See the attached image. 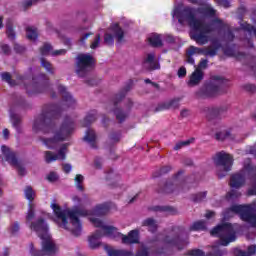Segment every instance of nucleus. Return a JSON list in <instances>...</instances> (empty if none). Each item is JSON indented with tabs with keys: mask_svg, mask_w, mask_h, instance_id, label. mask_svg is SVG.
<instances>
[{
	"mask_svg": "<svg viewBox=\"0 0 256 256\" xmlns=\"http://www.w3.org/2000/svg\"><path fill=\"white\" fill-rule=\"evenodd\" d=\"M72 201L76 207L72 210H63L56 200H52L50 203V209H52L54 216L46 214L48 219L54 221V223L59 227H62V229L70 231V233L75 235V237H79V235H81V231H83V226L81 225L79 217H88L90 223H92L94 227H98L100 229L89 237V247L91 249L99 248L101 246V241H99V239H101L103 235L107 237L105 229H103V225H109L108 223L103 222L99 217H102V215L107 213V207H105V205H98L92 211L88 212L86 210H81V207H85V205H88L89 203V198L87 196H74Z\"/></svg>",
	"mask_w": 256,
	"mask_h": 256,
	"instance_id": "1",
	"label": "nucleus"
},
{
	"mask_svg": "<svg viewBox=\"0 0 256 256\" xmlns=\"http://www.w3.org/2000/svg\"><path fill=\"white\" fill-rule=\"evenodd\" d=\"M215 11L211 4H204L200 9L193 10L191 8L182 9L177 7L172 12L173 19H178L180 25H189L191 28L190 35L199 45H205L209 41V33L213 31V27H219L221 20L216 19L209 26L205 25L200 19L205 17H213Z\"/></svg>",
	"mask_w": 256,
	"mask_h": 256,
	"instance_id": "2",
	"label": "nucleus"
},
{
	"mask_svg": "<svg viewBox=\"0 0 256 256\" xmlns=\"http://www.w3.org/2000/svg\"><path fill=\"white\" fill-rule=\"evenodd\" d=\"M73 129H75L73 122L66 121L60 130L55 132L53 125L49 124V120L44 116H40L33 123L34 133H39V131H43V133H54V138L42 139V143L45 145V147H47V149H55V147H57L61 141H65L67 137L73 133Z\"/></svg>",
	"mask_w": 256,
	"mask_h": 256,
	"instance_id": "3",
	"label": "nucleus"
},
{
	"mask_svg": "<svg viewBox=\"0 0 256 256\" xmlns=\"http://www.w3.org/2000/svg\"><path fill=\"white\" fill-rule=\"evenodd\" d=\"M30 229L35 231L37 235L42 240V250H37L33 244L29 245V251L31 256H45L53 255L56 253L57 246L53 239H51V234H49V227L43 221L34 222L30 225Z\"/></svg>",
	"mask_w": 256,
	"mask_h": 256,
	"instance_id": "4",
	"label": "nucleus"
},
{
	"mask_svg": "<svg viewBox=\"0 0 256 256\" xmlns=\"http://www.w3.org/2000/svg\"><path fill=\"white\" fill-rule=\"evenodd\" d=\"M235 214L239 215L242 221H247L252 227H256L255 207L235 205L226 212L224 217L225 219H229V217H233Z\"/></svg>",
	"mask_w": 256,
	"mask_h": 256,
	"instance_id": "5",
	"label": "nucleus"
},
{
	"mask_svg": "<svg viewBox=\"0 0 256 256\" xmlns=\"http://www.w3.org/2000/svg\"><path fill=\"white\" fill-rule=\"evenodd\" d=\"M211 235L220 238V245L227 247L229 243H233L237 237L235 236V227L229 223H224L216 226L211 230Z\"/></svg>",
	"mask_w": 256,
	"mask_h": 256,
	"instance_id": "6",
	"label": "nucleus"
},
{
	"mask_svg": "<svg viewBox=\"0 0 256 256\" xmlns=\"http://www.w3.org/2000/svg\"><path fill=\"white\" fill-rule=\"evenodd\" d=\"M102 227L105 231V235L110 239H121L122 243L125 244L139 243V230H132L125 236L119 233V230L115 226L103 225Z\"/></svg>",
	"mask_w": 256,
	"mask_h": 256,
	"instance_id": "7",
	"label": "nucleus"
},
{
	"mask_svg": "<svg viewBox=\"0 0 256 256\" xmlns=\"http://www.w3.org/2000/svg\"><path fill=\"white\" fill-rule=\"evenodd\" d=\"M255 171L256 167L251 166V160H245L242 171L238 174H234L231 177L230 187H232V189H239V187H243V185L245 184V178L253 175Z\"/></svg>",
	"mask_w": 256,
	"mask_h": 256,
	"instance_id": "8",
	"label": "nucleus"
},
{
	"mask_svg": "<svg viewBox=\"0 0 256 256\" xmlns=\"http://www.w3.org/2000/svg\"><path fill=\"white\" fill-rule=\"evenodd\" d=\"M24 197L25 199H27V201H29L28 211L26 214V223H28L30 227L31 225H33V223H37L39 221H42V223H45L43 219H38L33 222V220L35 219V204L33 203V201H35V197H37V194L35 193V190H33L31 186H27L24 189Z\"/></svg>",
	"mask_w": 256,
	"mask_h": 256,
	"instance_id": "9",
	"label": "nucleus"
},
{
	"mask_svg": "<svg viewBox=\"0 0 256 256\" xmlns=\"http://www.w3.org/2000/svg\"><path fill=\"white\" fill-rule=\"evenodd\" d=\"M95 65V59L89 54H80L77 57L76 73L79 77H85L88 71Z\"/></svg>",
	"mask_w": 256,
	"mask_h": 256,
	"instance_id": "10",
	"label": "nucleus"
},
{
	"mask_svg": "<svg viewBox=\"0 0 256 256\" xmlns=\"http://www.w3.org/2000/svg\"><path fill=\"white\" fill-rule=\"evenodd\" d=\"M123 37H125L123 29L119 27V24H113L104 36V43H106V45H113L115 41L117 43H121V41H123Z\"/></svg>",
	"mask_w": 256,
	"mask_h": 256,
	"instance_id": "11",
	"label": "nucleus"
},
{
	"mask_svg": "<svg viewBox=\"0 0 256 256\" xmlns=\"http://www.w3.org/2000/svg\"><path fill=\"white\" fill-rule=\"evenodd\" d=\"M223 83H225V80L222 77L215 76L211 79L209 84H207V87L200 88L195 93V95L196 97H198V99H203L205 97H213V94L211 93L213 87H221Z\"/></svg>",
	"mask_w": 256,
	"mask_h": 256,
	"instance_id": "12",
	"label": "nucleus"
},
{
	"mask_svg": "<svg viewBox=\"0 0 256 256\" xmlns=\"http://www.w3.org/2000/svg\"><path fill=\"white\" fill-rule=\"evenodd\" d=\"M2 151V161H7L10 165L13 167H16L19 175H25V168L23 166H20L19 163H17V158L15 157V153L9 149L7 146L1 147Z\"/></svg>",
	"mask_w": 256,
	"mask_h": 256,
	"instance_id": "13",
	"label": "nucleus"
},
{
	"mask_svg": "<svg viewBox=\"0 0 256 256\" xmlns=\"http://www.w3.org/2000/svg\"><path fill=\"white\" fill-rule=\"evenodd\" d=\"M213 161L215 165L218 167H222L224 171H231V167H233V156L227 152H219L217 153Z\"/></svg>",
	"mask_w": 256,
	"mask_h": 256,
	"instance_id": "14",
	"label": "nucleus"
},
{
	"mask_svg": "<svg viewBox=\"0 0 256 256\" xmlns=\"http://www.w3.org/2000/svg\"><path fill=\"white\" fill-rule=\"evenodd\" d=\"M67 147H68V144H63L60 147L57 154H55L51 151H46L45 152L46 163H53V161H64V159L67 155Z\"/></svg>",
	"mask_w": 256,
	"mask_h": 256,
	"instance_id": "15",
	"label": "nucleus"
},
{
	"mask_svg": "<svg viewBox=\"0 0 256 256\" xmlns=\"http://www.w3.org/2000/svg\"><path fill=\"white\" fill-rule=\"evenodd\" d=\"M143 67H145V69H150V70H155L160 68L159 62L157 61V58H155L154 53H148L144 57Z\"/></svg>",
	"mask_w": 256,
	"mask_h": 256,
	"instance_id": "16",
	"label": "nucleus"
},
{
	"mask_svg": "<svg viewBox=\"0 0 256 256\" xmlns=\"http://www.w3.org/2000/svg\"><path fill=\"white\" fill-rule=\"evenodd\" d=\"M203 81V71L196 69L189 77V80L187 82L188 87H196V85H199Z\"/></svg>",
	"mask_w": 256,
	"mask_h": 256,
	"instance_id": "17",
	"label": "nucleus"
},
{
	"mask_svg": "<svg viewBox=\"0 0 256 256\" xmlns=\"http://www.w3.org/2000/svg\"><path fill=\"white\" fill-rule=\"evenodd\" d=\"M58 91L62 95L65 105L68 107H73L75 105V99H73V96L67 92L65 86L58 85Z\"/></svg>",
	"mask_w": 256,
	"mask_h": 256,
	"instance_id": "18",
	"label": "nucleus"
},
{
	"mask_svg": "<svg viewBox=\"0 0 256 256\" xmlns=\"http://www.w3.org/2000/svg\"><path fill=\"white\" fill-rule=\"evenodd\" d=\"M40 52L42 55L59 56V55H65V53H67V50L60 49V50L53 51V48L50 46V44H44L40 49Z\"/></svg>",
	"mask_w": 256,
	"mask_h": 256,
	"instance_id": "19",
	"label": "nucleus"
},
{
	"mask_svg": "<svg viewBox=\"0 0 256 256\" xmlns=\"http://www.w3.org/2000/svg\"><path fill=\"white\" fill-rule=\"evenodd\" d=\"M177 243H179V238H177L176 236H173V235H169L163 240V245H164V247H166V249L175 247L177 245Z\"/></svg>",
	"mask_w": 256,
	"mask_h": 256,
	"instance_id": "20",
	"label": "nucleus"
},
{
	"mask_svg": "<svg viewBox=\"0 0 256 256\" xmlns=\"http://www.w3.org/2000/svg\"><path fill=\"white\" fill-rule=\"evenodd\" d=\"M148 41L153 45V47H161L163 45V39H161V35L159 34H152L148 38Z\"/></svg>",
	"mask_w": 256,
	"mask_h": 256,
	"instance_id": "21",
	"label": "nucleus"
},
{
	"mask_svg": "<svg viewBox=\"0 0 256 256\" xmlns=\"http://www.w3.org/2000/svg\"><path fill=\"white\" fill-rule=\"evenodd\" d=\"M179 107V100H170L161 104L160 109H177Z\"/></svg>",
	"mask_w": 256,
	"mask_h": 256,
	"instance_id": "22",
	"label": "nucleus"
},
{
	"mask_svg": "<svg viewBox=\"0 0 256 256\" xmlns=\"http://www.w3.org/2000/svg\"><path fill=\"white\" fill-rule=\"evenodd\" d=\"M143 226L148 227L149 231L154 233V231H157V222L151 218H148L143 221Z\"/></svg>",
	"mask_w": 256,
	"mask_h": 256,
	"instance_id": "23",
	"label": "nucleus"
},
{
	"mask_svg": "<svg viewBox=\"0 0 256 256\" xmlns=\"http://www.w3.org/2000/svg\"><path fill=\"white\" fill-rule=\"evenodd\" d=\"M26 36L30 41H35L38 37L37 29L35 27H27Z\"/></svg>",
	"mask_w": 256,
	"mask_h": 256,
	"instance_id": "24",
	"label": "nucleus"
},
{
	"mask_svg": "<svg viewBox=\"0 0 256 256\" xmlns=\"http://www.w3.org/2000/svg\"><path fill=\"white\" fill-rule=\"evenodd\" d=\"M255 253H256V245H251L248 247L247 252L237 250L236 256H251V255H255Z\"/></svg>",
	"mask_w": 256,
	"mask_h": 256,
	"instance_id": "25",
	"label": "nucleus"
},
{
	"mask_svg": "<svg viewBox=\"0 0 256 256\" xmlns=\"http://www.w3.org/2000/svg\"><path fill=\"white\" fill-rule=\"evenodd\" d=\"M96 139H97V136L95 135V131L87 130L84 136V141H86V143H89L90 145H93Z\"/></svg>",
	"mask_w": 256,
	"mask_h": 256,
	"instance_id": "26",
	"label": "nucleus"
},
{
	"mask_svg": "<svg viewBox=\"0 0 256 256\" xmlns=\"http://www.w3.org/2000/svg\"><path fill=\"white\" fill-rule=\"evenodd\" d=\"M205 229H207L205 221L194 222L191 226V231H205Z\"/></svg>",
	"mask_w": 256,
	"mask_h": 256,
	"instance_id": "27",
	"label": "nucleus"
},
{
	"mask_svg": "<svg viewBox=\"0 0 256 256\" xmlns=\"http://www.w3.org/2000/svg\"><path fill=\"white\" fill-rule=\"evenodd\" d=\"M83 181H85V177L81 174H78L74 178V183L78 191H83Z\"/></svg>",
	"mask_w": 256,
	"mask_h": 256,
	"instance_id": "28",
	"label": "nucleus"
},
{
	"mask_svg": "<svg viewBox=\"0 0 256 256\" xmlns=\"http://www.w3.org/2000/svg\"><path fill=\"white\" fill-rule=\"evenodd\" d=\"M241 29H243V31H247V33H249V35H254V37H256V28L244 23L241 25Z\"/></svg>",
	"mask_w": 256,
	"mask_h": 256,
	"instance_id": "29",
	"label": "nucleus"
},
{
	"mask_svg": "<svg viewBox=\"0 0 256 256\" xmlns=\"http://www.w3.org/2000/svg\"><path fill=\"white\" fill-rule=\"evenodd\" d=\"M192 141L193 140H186V141L178 142L174 147L175 151H179V149H182V147H187V145H190Z\"/></svg>",
	"mask_w": 256,
	"mask_h": 256,
	"instance_id": "30",
	"label": "nucleus"
},
{
	"mask_svg": "<svg viewBox=\"0 0 256 256\" xmlns=\"http://www.w3.org/2000/svg\"><path fill=\"white\" fill-rule=\"evenodd\" d=\"M108 255L109 256H127V253L121 250H109Z\"/></svg>",
	"mask_w": 256,
	"mask_h": 256,
	"instance_id": "31",
	"label": "nucleus"
},
{
	"mask_svg": "<svg viewBox=\"0 0 256 256\" xmlns=\"http://www.w3.org/2000/svg\"><path fill=\"white\" fill-rule=\"evenodd\" d=\"M47 180L50 181V183H55V181L59 180V175H57L55 172H50L47 175Z\"/></svg>",
	"mask_w": 256,
	"mask_h": 256,
	"instance_id": "32",
	"label": "nucleus"
},
{
	"mask_svg": "<svg viewBox=\"0 0 256 256\" xmlns=\"http://www.w3.org/2000/svg\"><path fill=\"white\" fill-rule=\"evenodd\" d=\"M99 43H101V36L97 35L91 43L90 49H97V47H99Z\"/></svg>",
	"mask_w": 256,
	"mask_h": 256,
	"instance_id": "33",
	"label": "nucleus"
},
{
	"mask_svg": "<svg viewBox=\"0 0 256 256\" xmlns=\"http://www.w3.org/2000/svg\"><path fill=\"white\" fill-rule=\"evenodd\" d=\"M198 53H201V49L194 46H191L187 51V55L190 56L197 55Z\"/></svg>",
	"mask_w": 256,
	"mask_h": 256,
	"instance_id": "34",
	"label": "nucleus"
},
{
	"mask_svg": "<svg viewBox=\"0 0 256 256\" xmlns=\"http://www.w3.org/2000/svg\"><path fill=\"white\" fill-rule=\"evenodd\" d=\"M19 223H14L10 226V233L12 235H17V233H19Z\"/></svg>",
	"mask_w": 256,
	"mask_h": 256,
	"instance_id": "35",
	"label": "nucleus"
},
{
	"mask_svg": "<svg viewBox=\"0 0 256 256\" xmlns=\"http://www.w3.org/2000/svg\"><path fill=\"white\" fill-rule=\"evenodd\" d=\"M1 77L3 81H6V83H9V85H13V83H11V75L9 73H2Z\"/></svg>",
	"mask_w": 256,
	"mask_h": 256,
	"instance_id": "36",
	"label": "nucleus"
},
{
	"mask_svg": "<svg viewBox=\"0 0 256 256\" xmlns=\"http://www.w3.org/2000/svg\"><path fill=\"white\" fill-rule=\"evenodd\" d=\"M205 197H207V193L200 192V193L195 195L194 201H203V199H205Z\"/></svg>",
	"mask_w": 256,
	"mask_h": 256,
	"instance_id": "37",
	"label": "nucleus"
},
{
	"mask_svg": "<svg viewBox=\"0 0 256 256\" xmlns=\"http://www.w3.org/2000/svg\"><path fill=\"white\" fill-rule=\"evenodd\" d=\"M115 114H116V118L118 119V121H124V119L127 117V115H125V113H123L119 110H116Z\"/></svg>",
	"mask_w": 256,
	"mask_h": 256,
	"instance_id": "38",
	"label": "nucleus"
},
{
	"mask_svg": "<svg viewBox=\"0 0 256 256\" xmlns=\"http://www.w3.org/2000/svg\"><path fill=\"white\" fill-rule=\"evenodd\" d=\"M11 123H12L13 127H15L17 129L19 127V123H21V120L18 117L13 116L11 118Z\"/></svg>",
	"mask_w": 256,
	"mask_h": 256,
	"instance_id": "39",
	"label": "nucleus"
},
{
	"mask_svg": "<svg viewBox=\"0 0 256 256\" xmlns=\"http://www.w3.org/2000/svg\"><path fill=\"white\" fill-rule=\"evenodd\" d=\"M221 252L219 251V246L212 247V253L209 256H221Z\"/></svg>",
	"mask_w": 256,
	"mask_h": 256,
	"instance_id": "40",
	"label": "nucleus"
},
{
	"mask_svg": "<svg viewBox=\"0 0 256 256\" xmlns=\"http://www.w3.org/2000/svg\"><path fill=\"white\" fill-rule=\"evenodd\" d=\"M178 77L183 78L187 75V69L185 67H180L177 73Z\"/></svg>",
	"mask_w": 256,
	"mask_h": 256,
	"instance_id": "41",
	"label": "nucleus"
},
{
	"mask_svg": "<svg viewBox=\"0 0 256 256\" xmlns=\"http://www.w3.org/2000/svg\"><path fill=\"white\" fill-rule=\"evenodd\" d=\"M41 65L46 69V71H51V63L47 62V60L42 59Z\"/></svg>",
	"mask_w": 256,
	"mask_h": 256,
	"instance_id": "42",
	"label": "nucleus"
},
{
	"mask_svg": "<svg viewBox=\"0 0 256 256\" xmlns=\"http://www.w3.org/2000/svg\"><path fill=\"white\" fill-rule=\"evenodd\" d=\"M217 3H219L221 5V7H230L231 3L229 2V0H216Z\"/></svg>",
	"mask_w": 256,
	"mask_h": 256,
	"instance_id": "43",
	"label": "nucleus"
},
{
	"mask_svg": "<svg viewBox=\"0 0 256 256\" xmlns=\"http://www.w3.org/2000/svg\"><path fill=\"white\" fill-rule=\"evenodd\" d=\"M164 41H166V43H174L175 38L171 34H168L164 36Z\"/></svg>",
	"mask_w": 256,
	"mask_h": 256,
	"instance_id": "44",
	"label": "nucleus"
},
{
	"mask_svg": "<svg viewBox=\"0 0 256 256\" xmlns=\"http://www.w3.org/2000/svg\"><path fill=\"white\" fill-rule=\"evenodd\" d=\"M93 121H95V116H93V115L87 116L84 119V125H88L89 123H93Z\"/></svg>",
	"mask_w": 256,
	"mask_h": 256,
	"instance_id": "45",
	"label": "nucleus"
},
{
	"mask_svg": "<svg viewBox=\"0 0 256 256\" xmlns=\"http://www.w3.org/2000/svg\"><path fill=\"white\" fill-rule=\"evenodd\" d=\"M206 68H207V60H202L200 61L196 69H199V71H201V69H206Z\"/></svg>",
	"mask_w": 256,
	"mask_h": 256,
	"instance_id": "46",
	"label": "nucleus"
},
{
	"mask_svg": "<svg viewBox=\"0 0 256 256\" xmlns=\"http://www.w3.org/2000/svg\"><path fill=\"white\" fill-rule=\"evenodd\" d=\"M73 169V167L71 166V164H64L63 165V171L64 173H71V170Z\"/></svg>",
	"mask_w": 256,
	"mask_h": 256,
	"instance_id": "47",
	"label": "nucleus"
},
{
	"mask_svg": "<svg viewBox=\"0 0 256 256\" xmlns=\"http://www.w3.org/2000/svg\"><path fill=\"white\" fill-rule=\"evenodd\" d=\"M7 35L10 39H13L15 37V32H13V28L11 27L7 28Z\"/></svg>",
	"mask_w": 256,
	"mask_h": 256,
	"instance_id": "48",
	"label": "nucleus"
},
{
	"mask_svg": "<svg viewBox=\"0 0 256 256\" xmlns=\"http://www.w3.org/2000/svg\"><path fill=\"white\" fill-rule=\"evenodd\" d=\"M191 255L192 256H203V251H201V250H192Z\"/></svg>",
	"mask_w": 256,
	"mask_h": 256,
	"instance_id": "49",
	"label": "nucleus"
},
{
	"mask_svg": "<svg viewBox=\"0 0 256 256\" xmlns=\"http://www.w3.org/2000/svg\"><path fill=\"white\" fill-rule=\"evenodd\" d=\"M90 36H91V34H89V33L84 34V35L80 38V43H85V41H87V39H89Z\"/></svg>",
	"mask_w": 256,
	"mask_h": 256,
	"instance_id": "50",
	"label": "nucleus"
},
{
	"mask_svg": "<svg viewBox=\"0 0 256 256\" xmlns=\"http://www.w3.org/2000/svg\"><path fill=\"white\" fill-rule=\"evenodd\" d=\"M136 256H149V252L146 249H144L138 252Z\"/></svg>",
	"mask_w": 256,
	"mask_h": 256,
	"instance_id": "51",
	"label": "nucleus"
},
{
	"mask_svg": "<svg viewBox=\"0 0 256 256\" xmlns=\"http://www.w3.org/2000/svg\"><path fill=\"white\" fill-rule=\"evenodd\" d=\"M189 110L188 109H183L182 111H181V117H189Z\"/></svg>",
	"mask_w": 256,
	"mask_h": 256,
	"instance_id": "52",
	"label": "nucleus"
},
{
	"mask_svg": "<svg viewBox=\"0 0 256 256\" xmlns=\"http://www.w3.org/2000/svg\"><path fill=\"white\" fill-rule=\"evenodd\" d=\"M206 219H211L215 217V212L208 211L205 215Z\"/></svg>",
	"mask_w": 256,
	"mask_h": 256,
	"instance_id": "53",
	"label": "nucleus"
},
{
	"mask_svg": "<svg viewBox=\"0 0 256 256\" xmlns=\"http://www.w3.org/2000/svg\"><path fill=\"white\" fill-rule=\"evenodd\" d=\"M187 63H190V65H195V59H193L192 56L188 55Z\"/></svg>",
	"mask_w": 256,
	"mask_h": 256,
	"instance_id": "54",
	"label": "nucleus"
},
{
	"mask_svg": "<svg viewBox=\"0 0 256 256\" xmlns=\"http://www.w3.org/2000/svg\"><path fill=\"white\" fill-rule=\"evenodd\" d=\"M2 51H3V53H9V51H11V49L9 48L8 45H2Z\"/></svg>",
	"mask_w": 256,
	"mask_h": 256,
	"instance_id": "55",
	"label": "nucleus"
},
{
	"mask_svg": "<svg viewBox=\"0 0 256 256\" xmlns=\"http://www.w3.org/2000/svg\"><path fill=\"white\" fill-rule=\"evenodd\" d=\"M3 137H4V139H9V130L8 129L3 130Z\"/></svg>",
	"mask_w": 256,
	"mask_h": 256,
	"instance_id": "56",
	"label": "nucleus"
},
{
	"mask_svg": "<svg viewBox=\"0 0 256 256\" xmlns=\"http://www.w3.org/2000/svg\"><path fill=\"white\" fill-rule=\"evenodd\" d=\"M248 194H250V195H256V187L250 189V190L248 191Z\"/></svg>",
	"mask_w": 256,
	"mask_h": 256,
	"instance_id": "57",
	"label": "nucleus"
},
{
	"mask_svg": "<svg viewBox=\"0 0 256 256\" xmlns=\"http://www.w3.org/2000/svg\"><path fill=\"white\" fill-rule=\"evenodd\" d=\"M215 53H216V51L215 50H213V51H206V55H211V56H213V55H215Z\"/></svg>",
	"mask_w": 256,
	"mask_h": 256,
	"instance_id": "58",
	"label": "nucleus"
},
{
	"mask_svg": "<svg viewBox=\"0 0 256 256\" xmlns=\"http://www.w3.org/2000/svg\"><path fill=\"white\" fill-rule=\"evenodd\" d=\"M190 3H203V0H189Z\"/></svg>",
	"mask_w": 256,
	"mask_h": 256,
	"instance_id": "59",
	"label": "nucleus"
},
{
	"mask_svg": "<svg viewBox=\"0 0 256 256\" xmlns=\"http://www.w3.org/2000/svg\"><path fill=\"white\" fill-rule=\"evenodd\" d=\"M0 29H3V17H0Z\"/></svg>",
	"mask_w": 256,
	"mask_h": 256,
	"instance_id": "60",
	"label": "nucleus"
},
{
	"mask_svg": "<svg viewBox=\"0 0 256 256\" xmlns=\"http://www.w3.org/2000/svg\"><path fill=\"white\" fill-rule=\"evenodd\" d=\"M235 197H237V196H235V194L230 193V198H231V199H235Z\"/></svg>",
	"mask_w": 256,
	"mask_h": 256,
	"instance_id": "61",
	"label": "nucleus"
},
{
	"mask_svg": "<svg viewBox=\"0 0 256 256\" xmlns=\"http://www.w3.org/2000/svg\"><path fill=\"white\" fill-rule=\"evenodd\" d=\"M133 201H135V197L132 198V199H130V200L128 201V203H133Z\"/></svg>",
	"mask_w": 256,
	"mask_h": 256,
	"instance_id": "62",
	"label": "nucleus"
},
{
	"mask_svg": "<svg viewBox=\"0 0 256 256\" xmlns=\"http://www.w3.org/2000/svg\"><path fill=\"white\" fill-rule=\"evenodd\" d=\"M145 83H151V80L147 79L145 80Z\"/></svg>",
	"mask_w": 256,
	"mask_h": 256,
	"instance_id": "63",
	"label": "nucleus"
},
{
	"mask_svg": "<svg viewBox=\"0 0 256 256\" xmlns=\"http://www.w3.org/2000/svg\"><path fill=\"white\" fill-rule=\"evenodd\" d=\"M152 85H153L154 87H157V84H155V83H152Z\"/></svg>",
	"mask_w": 256,
	"mask_h": 256,
	"instance_id": "64",
	"label": "nucleus"
}]
</instances>
